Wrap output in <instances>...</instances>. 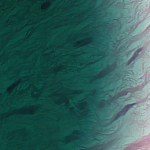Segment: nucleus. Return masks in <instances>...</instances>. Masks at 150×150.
Wrapping results in <instances>:
<instances>
[{
    "label": "nucleus",
    "mask_w": 150,
    "mask_h": 150,
    "mask_svg": "<svg viewBox=\"0 0 150 150\" xmlns=\"http://www.w3.org/2000/svg\"><path fill=\"white\" fill-rule=\"evenodd\" d=\"M126 105L123 108V110L119 112L117 115L115 117V119H117L122 114V112L125 113L129 110V108L132 105Z\"/></svg>",
    "instance_id": "f257e3e1"
},
{
    "label": "nucleus",
    "mask_w": 150,
    "mask_h": 150,
    "mask_svg": "<svg viewBox=\"0 0 150 150\" xmlns=\"http://www.w3.org/2000/svg\"><path fill=\"white\" fill-rule=\"evenodd\" d=\"M141 49H140V50H138L137 51V52H136L134 54V55H133V57L131 58V59L129 61V62L130 63L131 62H132V61L136 57V56H134L135 55V54L137 53V54H138V53L140 51H141Z\"/></svg>",
    "instance_id": "f03ea898"
}]
</instances>
